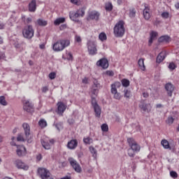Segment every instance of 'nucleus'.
<instances>
[{
    "mask_svg": "<svg viewBox=\"0 0 179 179\" xmlns=\"http://www.w3.org/2000/svg\"><path fill=\"white\" fill-rule=\"evenodd\" d=\"M123 93L124 97H125L126 99H129V97H131V90L125 89L124 90Z\"/></svg>",
    "mask_w": 179,
    "mask_h": 179,
    "instance_id": "33",
    "label": "nucleus"
},
{
    "mask_svg": "<svg viewBox=\"0 0 179 179\" xmlns=\"http://www.w3.org/2000/svg\"><path fill=\"white\" fill-rule=\"evenodd\" d=\"M161 144L162 145L164 149H169V150H171V147L170 146V143H169V141L167 140H162L161 141Z\"/></svg>",
    "mask_w": 179,
    "mask_h": 179,
    "instance_id": "24",
    "label": "nucleus"
},
{
    "mask_svg": "<svg viewBox=\"0 0 179 179\" xmlns=\"http://www.w3.org/2000/svg\"><path fill=\"white\" fill-rule=\"evenodd\" d=\"M87 82H88L87 78H85L84 79H83V83L87 85Z\"/></svg>",
    "mask_w": 179,
    "mask_h": 179,
    "instance_id": "59",
    "label": "nucleus"
},
{
    "mask_svg": "<svg viewBox=\"0 0 179 179\" xmlns=\"http://www.w3.org/2000/svg\"><path fill=\"white\" fill-rule=\"evenodd\" d=\"M121 82L123 87H128L129 86V80L124 78Z\"/></svg>",
    "mask_w": 179,
    "mask_h": 179,
    "instance_id": "35",
    "label": "nucleus"
},
{
    "mask_svg": "<svg viewBox=\"0 0 179 179\" xmlns=\"http://www.w3.org/2000/svg\"><path fill=\"white\" fill-rule=\"evenodd\" d=\"M15 164L18 169H23V162L21 159H17Z\"/></svg>",
    "mask_w": 179,
    "mask_h": 179,
    "instance_id": "31",
    "label": "nucleus"
},
{
    "mask_svg": "<svg viewBox=\"0 0 179 179\" xmlns=\"http://www.w3.org/2000/svg\"><path fill=\"white\" fill-rule=\"evenodd\" d=\"M139 107L144 112L149 111V110L148 109V103H141V104L139 105Z\"/></svg>",
    "mask_w": 179,
    "mask_h": 179,
    "instance_id": "37",
    "label": "nucleus"
},
{
    "mask_svg": "<svg viewBox=\"0 0 179 179\" xmlns=\"http://www.w3.org/2000/svg\"><path fill=\"white\" fill-rule=\"evenodd\" d=\"M47 92H48V86H45L42 87V92L43 93H47Z\"/></svg>",
    "mask_w": 179,
    "mask_h": 179,
    "instance_id": "53",
    "label": "nucleus"
},
{
    "mask_svg": "<svg viewBox=\"0 0 179 179\" xmlns=\"http://www.w3.org/2000/svg\"><path fill=\"white\" fill-rule=\"evenodd\" d=\"M61 23H65V17H59L54 21L55 26H59Z\"/></svg>",
    "mask_w": 179,
    "mask_h": 179,
    "instance_id": "26",
    "label": "nucleus"
},
{
    "mask_svg": "<svg viewBox=\"0 0 179 179\" xmlns=\"http://www.w3.org/2000/svg\"><path fill=\"white\" fill-rule=\"evenodd\" d=\"M0 104H1V106H8V102H6V100L5 99V96H0Z\"/></svg>",
    "mask_w": 179,
    "mask_h": 179,
    "instance_id": "39",
    "label": "nucleus"
},
{
    "mask_svg": "<svg viewBox=\"0 0 179 179\" xmlns=\"http://www.w3.org/2000/svg\"><path fill=\"white\" fill-rule=\"evenodd\" d=\"M85 16V10L83 8H80L77 10V12L71 11L69 13V17L71 20L73 22H76V23H79L78 17H83Z\"/></svg>",
    "mask_w": 179,
    "mask_h": 179,
    "instance_id": "4",
    "label": "nucleus"
},
{
    "mask_svg": "<svg viewBox=\"0 0 179 179\" xmlns=\"http://www.w3.org/2000/svg\"><path fill=\"white\" fill-rule=\"evenodd\" d=\"M124 21L120 20L116 23L113 28L115 37H122L125 34V27Z\"/></svg>",
    "mask_w": 179,
    "mask_h": 179,
    "instance_id": "3",
    "label": "nucleus"
},
{
    "mask_svg": "<svg viewBox=\"0 0 179 179\" xmlns=\"http://www.w3.org/2000/svg\"><path fill=\"white\" fill-rule=\"evenodd\" d=\"M57 76V74L54 72H52L49 74L50 79L52 80Z\"/></svg>",
    "mask_w": 179,
    "mask_h": 179,
    "instance_id": "51",
    "label": "nucleus"
},
{
    "mask_svg": "<svg viewBox=\"0 0 179 179\" xmlns=\"http://www.w3.org/2000/svg\"><path fill=\"white\" fill-rule=\"evenodd\" d=\"M67 59L69 61H72L73 59V56L72 55V53L71 52H69L67 54Z\"/></svg>",
    "mask_w": 179,
    "mask_h": 179,
    "instance_id": "50",
    "label": "nucleus"
},
{
    "mask_svg": "<svg viewBox=\"0 0 179 179\" xmlns=\"http://www.w3.org/2000/svg\"><path fill=\"white\" fill-rule=\"evenodd\" d=\"M168 68H169V69H170V71H174V69H176V68H177V65H176V64H174V62H171V63H169Z\"/></svg>",
    "mask_w": 179,
    "mask_h": 179,
    "instance_id": "41",
    "label": "nucleus"
},
{
    "mask_svg": "<svg viewBox=\"0 0 179 179\" xmlns=\"http://www.w3.org/2000/svg\"><path fill=\"white\" fill-rule=\"evenodd\" d=\"M36 23L38 26H47V21L43 19L37 20Z\"/></svg>",
    "mask_w": 179,
    "mask_h": 179,
    "instance_id": "32",
    "label": "nucleus"
},
{
    "mask_svg": "<svg viewBox=\"0 0 179 179\" xmlns=\"http://www.w3.org/2000/svg\"><path fill=\"white\" fill-rule=\"evenodd\" d=\"M41 142L44 149H45L46 150H50V149H51V145L50 144V143H48V141H46L45 140H41Z\"/></svg>",
    "mask_w": 179,
    "mask_h": 179,
    "instance_id": "22",
    "label": "nucleus"
},
{
    "mask_svg": "<svg viewBox=\"0 0 179 179\" xmlns=\"http://www.w3.org/2000/svg\"><path fill=\"white\" fill-rule=\"evenodd\" d=\"M128 155L129 157H134L135 156V151L132 150L131 148H129L128 150Z\"/></svg>",
    "mask_w": 179,
    "mask_h": 179,
    "instance_id": "44",
    "label": "nucleus"
},
{
    "mask_svg": "<svg viewBox=\"0 0 179 179\" xmlns=\"http://www.w3.org/2000/svg\"><path fill=\"white\" fill-rule=\"evenodd\" d=\"M16 153H17V156H19L20 157L22 156L23 151L22 150V146L17 145Z\"/></svg>",
    "mask_w": 179,
    "mask_h": 179,
    "instance_id": "38",
    "label": "nucleus"
},
{
    "mask_svg": "<svg viewBox=\"0 0 179 179\" xmlns=\"http://www.w3.org/2000/svg\"><path fill=\"white\" fill-rule=\"evenodd\" d=\"M96 66L102 68V69H107L108 68V60L106 58H102L96 62Z\"/></svg>",
    "mask_w": 179,
    "mask_h": 179,
    "instance_id": "12",
    "label": "nucleus"
},
{
    "mask_svg": "<svg viewBox=\"0 0 179 179\" xmlns=\"http://www.w3.org/2000/svg\"><path fill=\"white\" fill-rule=\"evenodd\" d=\"M23 110L29 114H33L34 113V104L29 100H24Z\"/></svg>",
    "mask_w": 179,
    "mask_h": 179,
    "instance_id": "8",
    "label": "nucleus"
},
{
    "mask_svg": "<svg viewBox=\"0 0 179 179\" xmlns=\"http://www.w3.org/2000/svg\"><path fill=\"white\" fill-rule=\"evenodd\" d=\"M170 176L172 177V178H177L178 177V174H177V172L174 171H171L170 172Z\"/></svg>",
    "mask_w": 179,
    "mask_h": 179,
    "instance_id": "47",
    "label": "nucleus"
},
{
    "mask_svg": "<svg viewBox=\"0 0 179 179\" xmlns=\"http://www.w3.org/2000/svg\"><path fill=\"white\" fill-rule=\"evenodd\" d=\"M92 94L94 95H92V106L94 108V113H95V117L97 118H100L101 115V108L97 104V101H96V96L99 94V84L94 83L92 86Z\"/></svg>",
    "mask_w": 179,
    "mask_h": 179,
    "instance_id": "1",
    "label": "nucleus"
},
{
    "mask_svg": "<svg viewBox=\"0 0 179 179\" xmlns=\"http://www.w3.org/2000/svg\"><path fill=\"white\" fill-rule=\"evenodd\" d=\"M71 45V41L69 39H61L52 45L53 50L56 52L64 51L66 47Z\"/></svg>",
    "mask_w": 179,
    "mask_h": 179,
    "instance_id": "2",
    "label": "nucleus"
},
{
    "mask_svg": "<svg viewBox=\"0 0 179 179\" xmlns=\"http://www.w3.org/2000/svg\"><path fill=\"white\" fill-rule=\"evenodd\" d=\"M175 8H176V9H179V3H176L175 4Z\"/></svg>",
    "mask_w": 179,
    "mask_h": 179,
    "instance_id": "64",
    "label": "nucleus"
},
{
    "mask_svg": "<svg viewBox=\"0 0 179 179\" xmlns=\"http://www.w3.org/2000/svg\"><path fill=\"white\" fill-rule=\"evenodd\" d=\"M87 45L90 55H96L97 54V46L95 41H88Z\"/></svg>",
    "mask_w": 179,
    "mask_h": 179,
    "instance_id": "6",
    "label": "nucleus"
},
{
    "mask_svg": "<svg viewBox=\"0 0 179 179\" xmlns=\"http://www.w3.org/2000/svg\"><path fill=\"white\" fill-rule=\"evenodd\" d=\"M43 159V157L41 156V155H38L36 157V159L38 160V162H40V160H41Z\"/></svg>",
    "mask_w": 179,
    "mask_h": 179,
    "instance_id": "60",
    "label": "nucleus"
},
{
    "mask_svg": "<svg viewBox=\"0 0 179 179\" xmlns=\"http://www.w3.org/2000/svg\"><path fill=\"white\" fill-rule=\"evenodd\" d=\"M166 58V52H161L158 56L157 57L156 62L157 64H160V62H163Z\"/></svg>",
    "mask_w": 179,
    "mask_h": 179,
    "instance_id": "18",
    "label": "nucleus"
},
{
    "mask_svg": "<svg viewBox=\"0 0 179 179\" xmlns=\"http://www.w3.org/2000/svg\"><path fill=\"white\" fill-rule=\"evenodd\" d=\"M157 31H152L150 36V38L149 40V45L152 44V43H153V40H155V38H156L157 37Z\"/></svg>",
    "mask_w": 179,
    "mask_h": 179,
    "instance_id": "25",
    "label": "nucleus"
},
{
    "mask_svg": "<svg viewBox=\"0 0 179 179\" xmlns=\"http://www.w3.org/2000/svg\"><path fill=\"white\" fill-rule=\"evenodd\" d=\"M38 125L41 127L42 129L45 128L47 127V121L44 119H41L38 122Z\"/></svg>",
    "mask_w": 179,
    "mask_h": 179,
    "instance_id": "29",
    "label": "nucleus"
},
{
    "mask_svg": "<svg viewBox=\"0 0 179 179\" xmlns=\"http://www.w3.org/2000/svg\"><path fill=\"white\" fill-rule=\"evenodd\" d=\"M143 15L145 20H149L150 19V8L145 5V8L143 11Z\"/></svg>",
    "mask_w": 179,
    "mask_h": 179,
    "instance_id": "16",
    "label": "nucleus"
},
{
    "mask_svg": "<svg viewBox=\"0 0 179 179\" xmlns=\"http://www.w3.org/2000/svg\"><path fill=\"white\" fill-rule=\"evenodd\" d=\"M90 150L92 155V157L96 159V157H97V150H96L94 147H90Z\"/></svg>",
    "mask_w": 179,
    "mask_h": 179,
    "instance_id": "34",
    "label": "nucleus"
},
{
    "mask_svg": "<svg viewBox=\"0 0 179 179\" xmlns=\"http://www.w3.org/2000/svg\"><path fill=\"white\" fill-rule=\"evenodd\" d=\"M165 90L167 92L168 95L171 97L173 96V92H174V85L171 83H166L165 85Z\"/></svg>",
    "mask_w": 179,
    "mask_h": 179,
    "instance_id": "14",
    "label": "nucleus"
},
{
    "mask_svg": "<svg viewBox=\"0 0 179 179\" xmlns=\"http://www.w3.org/2000/svg\"><path fill=\"white\" fill-rule=\"evenodd\" d=\"M57 106V114H59V115H62V114L65 113V110H66V105H65L64 102H58Z\"/></svg>",
    "mask_w": 179,
    "mask_h": 179,
    "instance_id": "13",
    "label": "nucleus"
},
{
    "mask_svg": "<svg viewBox=\"0 0 179 179\" xmlns=\"http://www.w3.org/2000/svg\"><path fill=\"white\" fill-rule=\"evenodd\" d=\"M38 174L42 179H54L50 171L45 168H39L38 169Z\"/></svg>",
    "mask_w": 179,
    "mask_h": 179,
    "instance_id": "5",
    "label": "nucleus"
},
{
    "mask_svg": "<svg viewBox=\"0 0 179 179\" xmlns=\"http://www.w3.org/2000/svg\"><path fill=\"white\" fill-rule=\"evenodd\" d=\"M105 9L107 12H111V10H113V3H111V2L106 3Z\"/></svg>",
    "mask_w": 179,
    "mask_h": 179,
    "instance_id": "28",
    "label": "nucleus"
},
{
    "mask_svg": "<svg viewBox=\"0 0 179 179\" xmlns=\"http://www.w3.org/2000/svg\"><path fill=\"white\" fill-rule=\"evenodd\" d=\"M75 41H76V43H82V38H80V36L76 35Z\"/></svg>",
    "mask_w": 179,
    "mask_h": 179,
    "instance_id": "49",
    "label": "nucleus"
},
{
    "mask_svg": "<svg viewBox=\"0 0 179 179\" xmlns=\"http://www.w3.org/2000/svg\"><path fill=\"white\" fill-rule=\"evenodd\" d=\"M162 17H163V19H169V17L170 16V13L167 11L166 12H163L161 14Z\"/></svg>",
    "mask_w": 179,
    "mask_h": 179,
    "instance_id": "42",
    "label": "nucleus"
},
{
    "mask_svg": "<svg viewBox=\"0 0 179 179\" xmlns=\"http://www.w3.org/2000/svg\"><path fill=\"white\" fill-rule=\"evenodd\" d=\"M28 9L29 12H32V13L36 12V9H37V2L36 1V0H32L29 3Z\"/></svg>",
    "mask_w": 179,
    "mask_h": 179,
    "instance_id": "15",
    "label": "nucleus"
},
{
    "mask_svg": "<svg viewBox=\"0 0 179 179\" xmlns=\"http://www.w3.org/2000/svg\"><path fill=\"white\" fill-rule=\"evenodd\" d=\"M120 85H121L120 83L117 82L115 83L114 84H112L110 85V92L112 93V94H113L114 93H117L118 92V91L117 90V86H120Z\"/></svg>",
    "mask_w": 179,
    "mask_h": 179,
    "instance_id": "20",
    "label": "nucleus"
},
{
    "mask_svg": "<svg viewBox=\"0 0 179 179\" xmlns=\"http://www.w3.org/2000/svg\"><path fill=\"white\" fill-rule=\"evenodd\" d=\"M23 170H25V171L29 170V166L27 165H24L23 166Z\"/></svg>",
    "mask_w": 179,
    "mask_h": 179,
    "instance_id": "63",
    "label": "nucleus"
},
{
    "mask_svg": "<svg viewBox=\"0 0 179 179\" xmlns=\"http://www.w3.org/2000/svg\"><path fill=\"white\" fill-rule=\"evenodd\" d=\"M34 36V29H33V26L27 25L24 27V37L25 38H33Z\"/></svg>",
    "mask_w": 179,
    "mask_h": 179,
    "instance_id": "9",
    "label": "nucleus"
},
{
    "mask_svg": "<svg viewBox=\"0 0 179 179\" xmlns=\"http://www.w3.org/2000/svg\"><path fill=\"white\" fill-rule=\"evenodd\" d=\"M113 94L114 99H115L116 100H120L121 99V94H120V92H116V93H114Z\"/></svg>",
    "mask_w": 179,
    "mask_h": 179,
    "instance_id": "46",
    "label": "nucleus"
},
{
    "mask_svg": "<svg viewBox=\"0 0 179 179\" xmlns=\"http://www.w3.org/2000/svg\"><path fill=\"white\" fill-rule=\"evenodd\" d=\"M39 48H41V50H44V48H45V45L44 43L40 45Z\"/></svg>",
    "mask_w": 179,
    "mask_h": 179,
    "instance_id": "62",
    "label": "nucleus"
},
{
    "mask_svg": "<svg viewBox=\"0 0 179 179\" xmlns=\"http://www.w3.org/2000/svg\"><path fill=\"white\" fill-rule=\"evenodd\" d=\"M68 149H71V150H73V149H76L78 148V141L76 140H71L68 142L67 144Z\"/></svg>",
    "mask_w": 179,
    "mask_h": 179,
    "instance_id": "17",
    "label": "nucleus"
},
{
    "mask_svg": "<svg viewBox=\"0 0 179 179\" xmlns=\"http://www.w3.org/2000/svg\"><path fill=\"white\" fill-rule=\"evenodd\" d=\"M11 139H12V141H13L10 142L11 146H17V145H16V143H15V141H15V137H12Z\"/></svg>",
    "mask_w": 179,
    "mask_h": 179,
    "instance_id": "56",
    "label": "nucleus"
},
{
    "mask_svg": "<svg viewBox=\"0 0 179 179\" xmlns=\"http://www.w3.org/2000/svg\"><path fill=\"white\" fill-rule=\"evenodd\" d=\"M5 58V54L3 52L0 53V61L1 59H4Z\"/></svg>",
    "mask_w": 179,
    "mask_h": 179,
    "instance_id": "58",
    "label": "nucleus"
},
{
    "mask_svg": "<svg viewBox=\"0 0 179 179\" xmlns=\"http://www.w3.org/2000/svg\"><path fill=\"white\" fill-rule=\"evenodd\" d=\"M138 66L141 71H145L146 69V67L145 66V62L143 61V59H139L138 62Z\"/></svg>",
    "mask_w": 179,
    "mask_h": 179,
    "instance_id": "27",
    "label": "nucleus"
},
{
    "mask_svg": "<svg viewBox=\"0 0 179 179\" xmlns=\"http://www.w3.org/2000/svg\"><path fill=\"white\" fill-rule=\"evenodd\" d=\"M99 38L101 40V41H105V40H107V35L104 32H101L99 35Z\"/></svg>",
    "mask_w": 179,
    "mask_h": 179,
    "instance_id": "36",
    "label": "nucleus"
},
{
    "mask_svg": "<svg viewBox=\"0 0 179 179\" xmlns=\"http://www.w3.org/2000/svg\"><path fill=\"white\" fill-rule=\"evenodd\" d=\"M101 129L103 132H107L108 131V125L107 124H103L101 125Z\"/></svg>",
    "mask_w": 179,
    "mask_h": 179,
    "instance_id": "45",
    "label": "nucleus"
},
{
    "mask_svg": "<svg viewBox=\"0 0 179 179\" xmlns=\"http://www.w3.org/2000/svg\"><path fill=\"white\" fill-rule=\"evenodd\" d=\"M120 85H121L120 83L117 82L115 83L114 84H112L110 85V92L112 93V94H113L114 93H117L118 92V91L117 90V86H120Z\"/></svg>",
    "mask_w": 179,
    "mask_h": 179,
    "instance_id": "21",
    "label": "nucleus"
},
{
    "mask_svg": "<svg viewBox=\"0 0 179 179\" xmlns=\"http://www.w3.org/2000/svg\"><path fill=\"white\" fill-rule=\"evenodd\" d=\"M143 96L145 99H148V97H149V93H148V92H143Z\"/></svg>",
    "mask_w": 179,
    "mask_h": 179,
    "instance_id": "57",
    "label": "nucleus"
},
{
    "mask_svg": "<svg viewBox=\"0 0 179 179\" xmlns=\"http://www.w3.org/2000/svg\"><path fill=\"white\" fill-rule=\"evenodd\" d=\"M174 122V119L171 116H169L166 124H169V125H171Z\"/></svg>",
    "mask_w": 179,
    "mask_h": 179,
    "instance_id": "43",
    "label": "nucleus"
},
{
    "mask_svg": "<svg viewBox=\"0 0 179 179\" xmlns=\"http://www.w3.org/2000/svg\"><path fill=\"white\" fill-rule=\"evenodd\" d=\"M5 29V24L0 22V29Z\"/></svg>",
    "mask_w": 179,
    "mask_h": 179,
    "instance_id": "61",
    "label": "nucleus"
},
{
    "mask_svg": "<svg viewBox=\"0 0 179 179\" xmlns=\"http://www.w3.org/2000/svg\"><path fill=\"white\" fill-rule=\"evenodd\" d=\"M60 30H65L66 29V24H63L59 27Z\"/></svg>",
    "mask_w": 179,
    "mask_h": 179,
    "instance_id": "55",
    "label": "nucleus"
},
{
    "mask_svg": "<svg viewBox=\"0 0 179 179\" xmlns=\"http://www.w3.org/2000/svg\"><path fill=\"white\" fill-rule=\"evenodd\" d=\"M31 22H33V19L29 17L24 20V24H29V23H31Z\"/></svg>",
    "mask_w": 179,
    "mask_h": 179,
    "instance_id": "48",
    "label": "nucleus"
},
{
    "mask_svg": "<svg viewBox=\"0 0 179 179\" xmlns=\"http://www.w3.org/2000/svg\"><path fill=\"white\" fill-rule=\"evenodd\" d=\"M23 128L24 131L25 138L23 139V141H27V143H31V134H30V126L27 123L23 124Z\"/></svg>",
    "mask_w": 179,
    "mask_h": 179,
    "instance_id": "7",
    "label": "nucleus"
},
{
    "mask_svg": "<svg viewBox=\"0 0 179 179\" xmlns=\"http://www.w3.org/2000/svg\"><path fill=\"white\" fill-rule=\"evenodd\" d=\"M127 142L131 149L134 152H139L141 150V146L138 145V143L134 138H128Z\"/></svg>",
    "mask_w": 179,
    "mask_h": 179,
    "instance_id": "11",
    "label": "nucleus"
},
{
    "mask_svg": "<svg viewBox=\"0 0 179 179\" xmlns=\"http://www.w3.org/2000/svg\"><path fill=\"white\" fill-rule=\"evenodd\" d=\"M99 16H100V13L97 11H92L90 13L89 17L90 19L98 20Z\"/></svg>",
    "mask_w": 179,
    "mask_h": 179,
    "instance_id": "19",
    "label": "nucleus"
},
{
    "mask_svg": "<svg viewBox=\"0 0 179 179\" xmlns=\"http://www.w3.org/2000/svg\"><path fill=\"white\" fill-rule=\"evenodd\" d=\"M17 142H20V141H23V136L18 135V136L17 137Z\"/></svg>",
    "mask_w": 179,
    "mask_h": 179,
    "instance_id": "54",
    "label": "nucleus"
},
{
    "mask_svg": "<svg viewBox=\"0 0 179 179\" xmlns=\"http://www.w3.org/2000/svg\"><path fill=\"white\" fill-rule=\"evenodd\" d=\"M136 15V10L135 8H131L129 10V17H135Z\"/></svg>",
    "mask_w": 179,
    "mask_h": 179,
    "instance_id": "40",
    "label": "nucleus"
},
{
    "mask_svg": "<svg viewBox=\"0 0 179 179\" xmlns=\"http://www.w3.org/2000/svg\"><path fill=\"white\" fill-rule=\"evenodd\" d=\"M159 43H169L170 41V36L165 35L159 38Z\"/></svg>",
    "mask_w": 179,
    "mask_h": 179,
    "instance_id": "23",
    "label": "nucleus"
},
{
    "mask_svg": "<svg viewBox=\"0 0 179 179\" xmlns=\"http://www.w3.org/2000/svg\"><path fill=\"white\" fill-rule=\"evenodd\" d=\"M83 142L85 145H91V143L93 142V138L90 137H85L83 138Z\"/></svg>",
    "mask_w": 179,
    "mask_h": 179,
    "instance_id": "30",
    "label": "nucleus"
},
{
    "mask_svg": "<svg viewBox=\"0 0 179 179\" xmlns=\"http://www.w3.org/2000/svg\"><path fill=\"white\" fill-rule=\"evenodd\" d=\"M106 74L108 76H114V72L113 71H107L106 72Z\"/></svg>",
    "mask_w": 179,
    "mask_h": 179,
    "instance_id": "52",
    "label": "nucleus"
},
{
    "mask_svg": "<svg viewBox=\"0 0 179 179\" xmlns=\"http://www.w3.org/2000/svg\"><path fill=\"white\" fill-rule=\"evenodd\" d=\"M69 162L76 173H82V168L75 159L70 157L69 158Z\"/></svg>",
    "mask_w": 179,
    "mask_h": 179,
    "instance_id": "10",
    "label": "nucleus"
}]
</instances>
